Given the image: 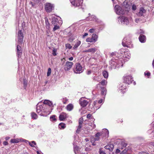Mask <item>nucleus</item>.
Masks as SVG:
<instances>
[{
    "label": "nucleus",
    "mask_w": 154,
    "mask_h": 154,
    "mask_svg": "<svg viewBox=\"0 0 154 154\" xmlns=\"http://www.w3.org/2000/svg\"><path fill=\"white\" fill-rule=\"evenodd\" d=\"M110 146H109V145H107L105 147V148L106 149H109V150H111V148H110Z\"/></svg>",
    "instance_id": "54"
},
{
    "label": "nucleus",
    "mask_w": 154,
    "mask_h": 154,
    "mask_svg": "<svg viewBox=\"0 0 154 154\" xmlns=\"http://www.w3.org/2000/svg\"><path fill=\"white\" fill-rule=\"evenodd\" d=\"M66 48V49H71L72 48V46L69 44H66L65 45Z\"/></svg>",
    "instance_id": "42"
},
{
    "label": "nucleus",
    "mask_w": 154,
    "mask_h": 154,
    "mask_svg": "<svg viewBox=\"0 0 154 154\" xmlns=\"http://www.w3.org/2000/svg\"><path fill=\"white\" fill-rule=\"evenodd\" d=\"M126 86L125 85V84H121L118 86V90L120 91L122 93H124L125 92Z\"/></svg>",
    "instance_id": "17"
},
{
    "label": "nucleus",
    "mask_w": 154,
    "mask_h": 154,
    "mask_svg": "<svg viewBox=\"0 0 154 154\" xmlns=\"http://www.w3.org/2000/svg\"><path fill=\"white\" fill-rule=\"evenodd\" d=\"M66 127V125L63 123H60L59 125V127L60 129H63Z\"/></svg>",
    "instance_id": "31"
},
{
    "label": "nucleus",
    "mask_w": 154,
    "mask_h": 154,
    "mask_svg": "<svg viewBox=\"0 0 154 154\" xmlns=\"http://www.w3.org/2000/svg\"><path fill=\"white\" fill-rule=\"evenodd\" d=\"M132 10L133 11H135V10H136L137 9V7L136 5H133L132 6Z\"/></svg>",
    "instance_id": "51"
},
{
    "label": "nucleus",
    "mask_w": 154,
    "mask_h": 154,
    "mask_svg": "<svg viewBox=\"0 0 154 154\" xmlns=\"http://www.w3.org/2000/svg\"><path fill=\"white\" fill-rule=\"evenodd\" d=\"M80 104L82 107L86 106L88 103V102L84 97L81 98L79 100Z\"/></svg>",
    "instance_id": "15"
},
{
    "label": "nucleus",
    "mask_w": 154,
    "mask_h": 154,
    "mask_svg": "<svg viewBox=\"0 0 154 154\" xmlns=\"http://www.w3.org/2000/svg\"><path fill=\"white\" fill-rule=\"evenodd\" d=\"M23 141L26 143H29V141L25 139H23Z\"/></svg>",
    "instance_id": "61"
},
{
    "label": "nucleus",
    "mask_w": 154,
    "mask_h": 154,
    "mask_svg": "<svg viewBox=\"0 0 154 154\" xmlns=\"http://www.w3.org/2000/svg\"><path fill=\"white\" fill-rule=\"evenodd\" d=\"M133 81V78L131 75H125L124 76V82L126 84H130Z\"/></svg>",
    "instance_id": "10"
},
{
    "label": "nucleus",
    "mask_w": 154,
    "mask_h": 154,
    "mask_svg": "<svg viewBox=\"0 0 154 154\" xmlns=\"http://www.w3.org/2000/svg\"><path fill=\"white\" fill-rule=\"evenodd\" d=\"M20 140L19 139H11V142L12 143H17L20 141Z\"/></svg>",
    "instance_id": "32"
},
{
    "label": "nucleus",
    "mask_w": 154,
    "mask_h": 154,
    "mask_svg": "<svg viewBox=\"0 0 154 154\" xmlns=\"http://www.w3.org/2000/svg\"><path fill=\"white\" fill-rule=\"evenodd\" d=\"M87 118L89 119H91V118H92V116L90 114H88L87 116Z\"/></svg>",
    "instance_id": "55"
},
{
    "label": "nucleus",
    "mask_w": 154,
    "mask_h": 154,
    "mask_svg": "<svg viewBox=\"0 0 154 154\" xmlns=\"http://www.w3.org/2000/svg\"><path fill=\"white\" fill-rule=\"evenodd\" d=\"M109 132L108 130L106 129H104L102 132H97L94 135L95 137L91 140V142L93 143V145H95L94 144L95 141H98L100 139L101 137H107L109 136Z\"/></svg>",
    "instance_id": "2"
},
{
    "label": "nucleus",
    "mask_w": 154,
    "mask_h": 154,
    "mask_svg": "<svg viewBox=\"0 0 154 154\" xmlns=\"http://www.w3.org/2000/svg\"><path fill=\"white\" fill-rule=\"evenodd\" d=\"M29 11V12H28V13L31 16L34 15L36 14V11L33 10L31 7H30Z\"/></svg>",
    "instance_id": "25"
},
{
    "label": "nucleus",
    "mask_w": 154,
    "mask_h": 154,
    "mask_svg": "<svg viewBox=\"0 0 154 154\" xmlns=\"http://www.w3.org/2000/svg\"><path fill=\"white\" fill-rule=\"evenodd\" d=\"M93 106L94 109V110H96L99 109L100 106L99 104H98L97 101H94L93 103Z\"/></svg>",
    "instance_id": "22"
},
{
    "label": "nucleus",
    "mask_w": 154,
    "mask_h": 154,
    "mask_svg": "<svg viewBox=\"0 0 154 154\" xmlns=\"http://www.w3.org/2000/svg\"><path fill=\"white\" fill-rule=\"evenodd\" d=\"M123 6L125 8H128L129 6V5L128 4V2H124L123 3Z\"/></svg>",
    "instance_id": "38"
},
{
    "label": "nucleus",
    "mask_w": 154,
    "mask_h": 154,
    "mask_svg": "<svg viewBox=\"0 0 154 154\" xmlns=\"http://www.w3.org/2000/svg\"><path fill=\"white\" fill-rule=\"evenodd\" d=\"M100 83L102 85H105L106 84L107 82L106 80H102L101 82H100Z\"/></svg>",
    "instance_id": "44"
},
{
    "label": "nucleus",
    "mask_w": 154,
    "mask_h": 154,
    "mask_svg": "<svg viewBox=\"0 0 154 154\" xmlns=\"http://www.w3.org/2000/svg\"><path fill=\"white\" fill-rule=\"evenodd\" d=\"M56 116L55 115H53L50 117V120L52 122H55L56 121L57 119L56 118Z\"/></svg>",
    "instance_id": "36"
},
{
    "label": "nucleus",
    "mask_w": 154,
    "mask_h": 154,
    "mask_svg": "<svg viewBox=\"0 0 154 154\" xmlns=\"http://www.w3.org/2000/svg\"><path fill=\"white\" fill-rule=\"evenodd\" d=\"M73 108V106L72 104H69L66 106V109L68 111H71Z\"/></svg>",
    "instance_id": "26"
},
{
    "label": "nucleus",
    "mask_w": 154,
    "mask_h": 154,
    "mask_svg": "<svg viewBox=\"0 0 154 154\" xmlns=\"http://www.w3.org/2000/svg\"><path fill=\"white\" fill-rule=\"evenodd\" d=\"M32 118L33 119H36L38 118V116L35 113L32 112L31 113Z\"/></svg>",
    "instance_id": "30"
},
{
    "label": "nucleus",
    "mask_w": 154,
    "mask_h": 154,
    "mask_svg": "<svg viewBox=\"0 0 154 154\" xmlns=\"http://www.w3.org/2000/svg\"><path fill=\"white\" fill-rule=\"evenodd\" d=\"M146 11L143 7H141L140 8L139 11L137 13V15L139 17L142 16L144 17V14L146 13Z\"/></svg>",
    "instance_id": "14"
},
{
    "label": "nucleus",
    "mask_w": 154,
    "mask_h": 154,
    "mask_svg": "<svg viewBox=\"0 0 154 154\" xmlns=\"http://www.w3.org/2000/svg\"><path fill=\"white\" fill-rule=\"evenodd\" d=\"M103 74L105 78H107L108 77V73L107 71H103Z\"/></svg>",
    "instance_id": "35"
},
{
    "label": "nucleus",
    "mask_w": 154,
    "mask_h": 154,
    "mask_svg": "<svg viewBox=\"0 0 154 154\" xmlns=\"http://www.w3.org/2000/svg\"><path fill=\"white\" fill-rule=\"evenodd\" d=\"M139 39L141 42L144 43L146 42V38L145 35L141 34L139 37Z\"/></svg>",
    "instance_id": "23"
},
{
    "label": "nucleus",
    "mask_w": 154,
    "mask_h": 154,
    "mask_svg": "<svg viewBox=\"0 0 154 154\" xmlns=\"http://www.w3.org/2000/svg\"><path fill=\"white\" fill-rule=\"evenodd\" d=\"M36 112L38 114L41 116H46L47 113L45 109V107L44 104L41 102H39L37 105Z\"/></svg>",
    "instance_id": "3"
},
{
    "label": "nucleus",
    "mask_w": 154,
    "mask_h": 154,
    "mask_svg": "<svg viewBox=\"0 0 154 154\" xmlns=\"http://www.w3.org/2000/svg\"><path fill=\"white\" fill-rule=\"evenodd\" d=\"M83 119L82 118H80L79 120V125L78 126V128L76 130V132L79 133L80 131V129L82 127V124L83 123Z\"/></svg>",
    "instance_id": "18"
},
{
    "label": "nucleus",
    "mask_w": 154,
    "mask_h": 154,
    "mask_svg": "<svg viewBox=\"0 0 154 154\" xmlns=\"http://www.w3.org/2000/svg\"><path fill=\"white\" fill-rule=\"evenodd\" d=\"M116 143L118 144L119 148H121V149H123L125 147H126L127 145V144L126 143L120 139H118Z\"/></svg>",
    "instance_id": "12"
},
{
    "label": "nucleus",
    "mask_w": 154,
    "mask_h": 154,
    "mask_svg": "<svg viewBox=\"0 0 154 154\" xmlns=\"http://www.w3.org/2000/svg\"><path fill=\"white\" fill-rule=\"evenodd\" d=\"M81 42L79 41H78L75 44L73 48L74 49H76L80 45Z\"/></svg>",
    "instance_id": "29"
},
{
    "label": "nucleus",
    "mask_w": 154,
    "mask_h": 154,
    "mask_svg": "<svg viewBox=\"0 0 154 154\" xmlns=\"http://www.w3.org/2000/svg\"><path fill=\"white\" fill-rule=\"evenodd\" d=\"M17 53L18 58L20 57L22 54V50L21 47L18 45L17 47Z\"/></svg>",
    "instance_id": "19"
},
{
    "label": "nucleus",
    "mask_w": 154,
    "mask_h": 154,
    "mask_svg": "<svg viewBox=\"0 0 154 154\" xmlns=\"http://www.w3.org/2000/svg\"><path fill=\"white\" fill-rule=\"evenodd\" d=\"M103 102V100L102 99H100V100H98L97 101V103L98 104H99Z\"/></svg>",
    "instance_id": "58"
},
{
    "label": "nucleus",
    "mask_w": 154,
    "mask_h": 154,
    "mask_svg": "<svg viewBox=\"0 0 154 154\" xmlns=\"http://www.w3.org/2000/svg\"><path fill=\"white\" fill-rule=\"evenodd\" d=\"M54 5L49 3H46L45 4V9L47 12H51L54 9Z\"/></svg>",
    "instance_id": "9"
},
{
    "label": "nucleus",
    "mask_w": 154,
    "mask_h": 154,
    "mask_svg": "<svg viewBox=\"0 0 154 154\" xmlns=\"http://www.w3.org/2000/svg\"><path fill=\"white\" fill-rule=\"evenodd\" d=\"M100 154H106V153L101 149H100L99 151Z\"/></svg>",
    "instance_id": "52"
},
{
    "label": "nucleus",
    "mask_w": 154,
    "mask_h": 154,
    "mask_svg": "<svg viewBox=\"0 0 154 154\" xmlns=\"http://www.w3.org/2000/svg\"><path fill=\"white\" fill-rule=\"evenodd\" d=\"M73 64L72 62L67 61L65 65V70L66 71L69 70L72 67Z\"/></svg>",
    "instance_id": "16"
},
{
    "label": "nucleus",
    "mask_w": 154,
    "mask_h": 154,
    "mask_svg": "<svg viewBox=\"0 0 154 154\" xmlns=\"http://www.w3.org/2000/svg\"><path fill=\"white\" fill-rule=\"evenodd\" d=\"M29 144L31 146L33 147H35V146L34 145H36V142L34 141H32L31 142H29Z\"/></svg>",
    "instance_id": "37"
},
{
    "label": "nucleus",
    "mask_w": 154,
    "mask_h": 154,
    "mask_svg": "<svg viewBox=\"0 0 154 154\" xmlns=\"http://www.w3.org/2000/svg\"><path fill=\"white\" fill-rule=\"evenodd\" d=\"M100 78L99 76L94 77L93 79L94 81L98 82L100 80Z\"/></svg>",
    "instance_id": "46"
},
{
    "label": "nucleus",
    "mask_w": 154,
    "mask_h": 154,
    "mask_svg": "<svg viewBox=\"0 0 154 154\" xmlns=\"http://www.w3.org/2000/svg\"><path fill=\"white\" fill-rule=\"evenodd\" d=\"M51 32L49 30V29L48 30H47L46 32V35L48 36H49L50 35Z\"/></svg>",
    "instance_id": "49"
},
{
    "label": "nucleus",
    "mask_w": 154,
    "mask_h": 154,
    "mask_svg": "<svg viewBox=\"0 0 154 154\" xmlns=\"http://www.w3.org/2000/svg\"><path fill=\"white\" fill-rule=\"evenodd\" d=\"M94 29H90L89 30V32H91V33H92V32H93L94 31Z\"/></svg>",
    "instance_id": "57"
},
{
    "label": "nucleus",
    "mask_w": 154,
    "mask_h": 154,
    "mask_svg": "<svg viewBox=\"0 0 154 154\" xmlns=\"http://www.w3.org/2000/svg\"><path fill=\"white\" fill-rule=\"evenodd\" d=\"M27 82L25 80H24L23 85V88L25 89H26L27 85Z\"/></svg>",
    "instance_id": "43"
},
{
    "label": "nucleus",
    "mask_w": 154,
    "mask_h": 154,
    "mask_svg": "<svg viewBox=\"0 0 154 154\" xmlns=\"http://www.w3.org/2000/svg\"><path fill=\"white\" fill-rule=\"evenodd\" d=\"M61 22L60 21H59L58 19L57 18L54 17L52 18L51 23L53 25L61 24Z\"/></svg>",
    "instance_id": "20"
},
{
    "label": "nucleus",
    "mask_w": 154,
    "mask_h": 154,
    "mask_svg": "<svg viewBox=\"0 0 154 154\" xmlns=\"http://www.w3.org/2000/svg\"><path fill=\"white\" fill-rule=\"evenodd\" d=\"M120 154H127V150L125 149Z\"/></svg>",
    "instance_id": "50"
},
{
    "label": "nucleus",
    "mask_w": 154,
    "mask_h": 154,
    "mask_svg": "<svg viewBox=\"0 0 154 154\" xmlns=\"http://www.w3.org/2000/svg\"><path fill=\"white\" fill-rule=\"evenodd\" d=\"M110 146V148H111V149L112 150L114 147V145L112 144H110L109 145Z\"/></svg>",
    "instance_id": "59"
},
{
    "label": "nucleus",
    "mask_w": 154,
    "mask_h": 154,
    "mask_svg": "<svg viewBox=\"0 0 154 154\" xmlns=\"http://www.w3.org/2000/svg\"><path fill=\"white\" fill-rule=\"evenodd\" d=\"M88 34V33H86L84 34L83 35L82 37L83 38H84L85 36H87Z\"/></svg>",
    "instance_id": "63"
},
{
    "label": "nucleus",
    "mask_w": 154,
    "mask_h": 154,
    "mask_svg": "<svg viewBox=\"0 0 154 154\" xmlns=\"http://www.w3.org/2000/svg\"><path fill=\"white\" fill-rule=\"evenodd\" d=\"M17 44L20 45L22 44L23 42V32L21 30H19L17 33Z\"/></svg>",
    "instance_id": "7"
},
{
    "label": "nucleus",
    "mask_w": 154,
    "mask_h": 154,
    "mask_svg": "<svg viewBox=\"0 0 154 154\" xmlns=\"http://www.w3.org/2000/svg\"><path fill=\"white\" fill-rule=\"evenodd\" d=\"M115 12L118 15H123L125 14V11L123 8L119 5H116L114 8Z\"/></svg>",
    "instance_id": "8"
},
{
    "label": "nucleus",
    "mask_w": 154,
    "mask_h": 154,
    "mask_svg": "<svg viewBox=\"0 0 154 154\" xmlns=\"http://www.w3.org/2000/svg\"><path fill=\"white\" fill-rule=\"evenodd\" d=\"M122 44L124 47H127L130 48L133 47V45L131 44V38L128 36H126L123 39Z\"/></svg>",
    "instance_id": "4"
},
{
    "label": "nucleus",
    "mask_w": 154,
    "mask_h": 154,
    "mask_svg": "<svg viewBox=\"0 0 154 154\" xmlns=\"http://www.w3.org/2000/svg\"><path fill=\"white\" fill-rule=\"evenodd\" d=\"M98 36L96 34H93L92 35L91 38H88L86 39V41L88 42H96L98 39Z\"/></svg>",
    "instance_id": "13"
},
{
    "label": "nucleus",
    "mask_w": 154,
    "mask_h": 154,
    "mask_svg": "<svg viewBox=\"0 0 154 154\" xmlns=\"http://www.w3.org/2000/svg\"><path fill=\"white\" fill-rule=\"evenodd\" d=\"M91 17H92V18H93L92 19V20H96V17L95 16H94V15H92V16Z\"/></svg>",
    "instance_id": "60"
},
{
    "label": "nucleus",
    "mask_w": 154,
    "mask_h": 154,
    "mask_svg": "<svg viewBox=\"0 0 154 154\" xmlns=\"http://www.w3.org/2000/svg\"><path fill=\"white\" fill-rule=\"evenodd\" d=\"M57 50L56 49L54 48L52 51V54L54 56H55L57 55Z\"/></svg>",
    "instance_id": "45"
},
{
    "label": "nucleus",
    "mask_w": 154,
    "mask_h": 154,
    "mask_svg": "<svg viewBox=\"0 0 154 154\" xmlns=\"http://www.w3.org/2000/svg\"><path fill=\"white\" fill-rule=\"evenodd\" d=\"M139 154H149L147 153H146V152H140L139 153Z\"/></svg>",
    "instance_id": "64"
},
{
    "label": "nucleus",
    "mask_w": 154,
    "mask_h": 154,
    "mask_svg": "<svg viewBox=\"0 0 154 154\" xmlns=\"http://www.w3.org/2000/svg\"><path fill=\"white\" fill-rule=\"evenodd\" d=\"M8 144V142L6 141H4L3 142V144L5 146L7 145Z\"/></svg>",
    "instance_id": "62"
},
{
    "label": "nucleus",
    "mask_w": 154,
    "mask_h": 154,
    "mask_svg": "<svg viewBox=\"0 0 154 154\" xmlns=\"http://www.w3.org/2000/svg\"><path fill=\"white\" fill-rule=\"evenodd\" d=\"M51 69L50 68H49L48 69L47 73V75L48 76H49L51 73Z\"/></svg>",
    "instance_id": "48"
},
{
    "label": "nucleus",
    "mask_w": 154,
    "mask_h": 154,
    "mask_svg": "<svg viewBox=\"0 0 154 154\" xmlns=\"http://www.w3.org/2000/svg\"><path fill=\"white\" fill-rule=\"evenodd\" d=\"M118 21L119 23H121L122 25H128L129 24L128 18L125 16L118 17Z\"/></svg>",
    "instance_id": "5"
},
{
    "label": "nucleus",
    "mask_w": 154,
    "mask_h": 154,
    "mask_svg": "<svg viewBox=\"0 0 154 154\" xmlns=\"http://www.w3.org/2000/svg\"><path fill=\"white\" fill-rule=\"evenodd\" d=\"M42 104H44L45 107V105H48L49 106H51L52 105L51 102L48 100H45Z\"/></svg>",
    "instance_id": "28"
},
{
    "label": "nucleus",
    "mask_w": 154,
    "mask_h": 154,
    "mask_svg": "<svg viewBox=\"0 0 154 154\" xmlns=\"http://www.w3.org/2000/svg\"><path fill=\"white\" fill-rule=\"evenodd\" d=\"M59 25L60 24L54 25V27L53 29L54 31H55L59 28Z\"/></svg>",
    "instance_id": "40"
},
{
    "label": "nucleus",
    "mask_w": 154,
    "mask_h": 154,
    "mask_svg": "<svg viewBox=\"0 0 154 154\" xmlns=\"http://www.w3.org/2000/svg\"><path fill=\"white\" fill-rule=\"evenodd\" d=\"M97 49L95 48H93L89 49V52L94 53L96 51Z\"/></svg>",
    "instance_id": "39"
},
{
    "label": "nucleus",
    "mask_w": 154,
    "mask_h": 154,
    "mask_svg": "<svg viewBox=\"0 0 154 154\" xmlns=\"http://www.w3.org/2000/svg\"><path fill=\"white\" fill-rule=\"evenodd\" d=\"M67 117V115L65 113L62 112L60 115L59 119L60 121H63Z\"/></svg>",
    "instance_id": "21"
},
{
    "label": "nucleus",
    "mask_w": 154,
    "mask_h": 154,
    "mask_svg": "<svg viewBox=\"0 0 154 154\" xmlns=\"http://www.w3.org/2000/svg\"><path fill=\"white\" fill-rule=\"evenodd\" d=\"M62 100L63 103L65 104L67 103L68 99L66 97H64L62 99Z\"/></svg>",
    "instance_id": "41"
},
{
    "label": "nucleus",
    "mask_w": 154,
    "mask_h": 154,
    "mask_svg": "<svg viewBox=\"0 0 154 154\" xmlns=\"http://www.w3.org/2000/svg\"><path fill=\"white\" fill-rule=\"evenodd\" d=\"M140 18H136V19H135V22L137 23L140 21Z\"/></svg>",
    "instance_id": "56"
},
{
    "label": "nucleus",
    "mask_w": 154,
    "mask_h": 154,
    "mask_svg": "<svg viewBox=\"0 0 154 154\" xmlns=\"http://www.w3.org/2000/svg\"><path fill=\"white\" fill-rule=\"evenodd\" d=\"M112 56H117L116 58L113 57L109 62V64L112 68H118L122 66L123 62L128 61L131 57V54L129 52L125 51V49L122 48L118 52H112Z\"/></svg>",
    "instance_id": "1"
},
{
    "label": "nucleus",
    "mask_w": 154,
    "mask_h": 154,
    "mask_svg": "<svg viewBox=\"0 0 154 154\" xmlns=\"http://www.w3.org/2000/svg\"><path fill=\"white\" fill-rule=\"evenodd\" d=\"M38 2H35V3H33L32 2H30L29 3V5H30V7L32 8H36L37 7V3Z\"/></svg>",
    "instance_id": "27"
},
{
    "label": "nucleus",
    "mask_w": 154,
    "mask_h": 154,
    "mask_svg": "<svg viewBox=\"0 0 154 154\" xmlns=\"http://www.w3.org/2000/svg\"><path fill=\"white\" fill-rule=\"evenodd\" d=\"M144 75L145 76L146 75L148 77V78H149V76L150 75V73L149 72L146 71L144 72Z\"/></svg>",
    "instance_id": "47"
},
{
    "label": "nucleus",
    "mask_w": 154,
    "mask_h": 154,
    "mask_svg": "<svg viewBox=\"0 0 154 154\" xmlns=\"http://www.w3.org/2000/svg\"><path fill=\"white\" fill-rule=\"evenodd\" d=\"M101 95L104 96L106 94V89L105 88L103 87L101 88Z\"/></svg>",
    "instance_id": "33"
},
{
    "label": "nucleus",
    "mask_w": 154,
    "mask_h": 154,
    "mask_svg": "<svg viewBox=\"0 0 154 154\" xmlns=\"http://www.w3.org/2000/svg\"><path fill=\"white\" fill-rule=\"evenodd\" d=\"M74 145V151L75 154H81L80 153V151L79 150V148L78 146L74 145Z\"/></svg>",
    "instance_id": "24"
},
{
    "label": "nucleus",
    "mask_w": 154,
    "mask_h": 154,
    "mask_svg": "<svg viewBox=\"0 0 154 154\" xmlns=\"http://www.w3.org/2000/svg\"><path fill=\"white\" fill-rule=\"evenodd\" d=\"M45 27L46 29H48L50 27V24L49 23H45Z\"/></svg>",
    "instance_id": "53"
},
{
    "label": "nucleus",
    "mask_w": 154,
    "mask_h": 154,
    "mask_svg": "<svg viewBox=\"0 0 154 154\" xmlns=\"http://www.w3.org/2000/svg\"><path fill=\"white\" fill-rule=\"evenodd\" d=\"M89 126L90 127H89L90 129L92 130L93 129L95 128L96 127V125L94 123H91L89 124Z\"/></svg>",
    "instance_id": "34"
},
{
    "label": "nucleus",
    "mask_w": 154,
    "mask_h": 154,
    "mask_svg": "<svg viewBox=\"0 0 154 154\" xmlns=\"http://www.w3.org/2000/svg\"><path fill=\"white\" fill-rule=\"evenodd\" d=\"M72 5L78 7L81 6L83 3L82 0H69Z\"/></svg>",
    "instance_id": "11"
},
{
    "label": "nucleus",
    "mask_w": 154,
    "mask_h": 154,
    "mask_svg": "<svg viewBox=\"0 0 154 154\" xmlns=\"http://www.w3.org/2000/svg\"><path fill=\"white\" fill-rule=\"evenodd\" d=\"M83 71V67L79 63H76L73 69V71L76 74H80Z\"/></svg>",
    "instance_id": "6"
}]
</instances>
